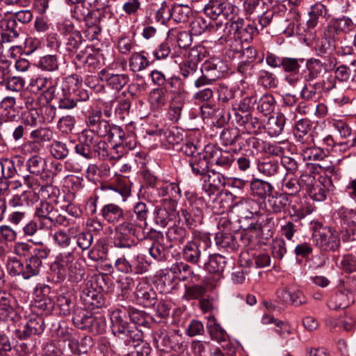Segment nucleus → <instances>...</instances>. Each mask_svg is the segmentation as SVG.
Listing matches in <instances>:
<instances>
[{
    "label": "nucleus",
    "instance_id": "54",
    "mask_svg": "<svg viewBox=\"0 0 356 356\" xmlns=\"http://www.w3.org/2000/svg\"><path fill=\"white\" fill-rule=\"evenodd\" d=\"M314 143L310 145H302L301 154L305 160L317 161H322L325 156L324 151L314 147Z\"/></svg>",
    "mask_w": 356,
    "mask_h": 356
},
{
    "label": "nucleus",
    "instance_id": "38",
    "mask_svg": "<svg viewBox=\"0 0 356 356\" xmlns=\"http://www.w3.org/2000/svg\"><path fill=\"white\" fill-rule=\"evenodd\" d=\"M99 78L106 81L108 85L116 90H121L129 82V76L124 74H108L105 70L99 73Z\"/></svg>",
    "mask_w": 356,
    "mask_h": 356
},
{
    "label": "nucleus",
    "instance_id": "63",
    "mask_svg": "<svg viewBox=\"0 0 356 356\" xmlns=\"http://www.w3.org/2000/svg\"><path fill=\"white\" fill-rule=\"evenodd\" d=\"M237 71L245 78H252L258 73V67L252 60H242L237 66Z\"/></svg>",
    "mask_w": 356,
    "mask_h": 356
},
{
    "label": "nucleus",
    "instance_id": "30",
    "mask_svg": "<svg viewBox=\"0 0 356 356\" xmlns=\"http://www.w3.org/2000/svg\"><path fill=\"white\" fill-rule=\"evenodd\" d=\"M30 89L33 92L44 91L46 93V99L47 102L52 100L55 95V87L49 79L44 76H38L35 79H32L30 84Z\"/></svg>",
    "mask_w": 356,
    "mask_h": 356
},
{
    "label": "nucleus",
    "instance_id": "56",
    "mask_svg": "<svg viewBox=\"0 0 356 356\" xmlns=\"http://www.w3.org/2000/svg\"><path fill=\"white\" fill-rule=\"evenodd\" d=\"M129 318L135 325L148 327L150 317L144 311L129 306Z\"/></svg>",
    "mask_w": 356,
    "mask_h": 356
},
{
    "label": "nucleus",
    "instance_id": "46",
    "mask_svg": "<svg viewBox=\"0 0 356 356\" xmlns=\"http://www.w3.org/2000/svg\"><path fill=\"white\" fill-rule=\"evenodd\" d=\"M322 66V61L319 59L310 58L307 60L303 76L305 81L312 82L319 77L323 74Z\"/></svg>",
    "mask_w": 356,
    "mask_h": 356
},
{
    "label": "nucleus",
    "instance_id": "15",
    "mask_svg": "<svg viewBox=\"0 0 356 356\" xmlns=\"http://www.w3.org/2000/svg\"><path fill=\"white\" fill-rule=\"evenodd\" d=\"M136 234L130 229H128L122 223L118 224L115 227V235L113 238V244L118 248L131 249L136 246V243L134 238Z\"/></svg>",
    "mask_w": 356,
    "mask_h": 356
},
{
    "label": "nucleus",
    "instance_id": "17",
    "mask_svg": "<svg viewBox=\"0 0 356 356\" xmlns=\"http://www.w3.org/2000/svg\"><path fill=\"white\" fill-rule=\"evenodd\" d=\"M301 16L298 10L296 8L290 9L285 15V19L281 24L284 33L289 37L295 33L298 35H302L300 27Z\"/></svg>",
    "mask_w": 356,
    "mask_h": 356
},
{
    "label": "nucleus",
    "instance_id": "48",
    "mask_svg": "<svg viewBox=\"0 0 356 356\" xmlns=\"http://www.w3.org/2000/svg\"><path fill=\"white\" fill-rule=\"evenodd\" d=\"M338 39L335 37H329L328 34H327V29L325 28L321 40L316 47L317 54L321 57H324L333 49L335 50V42Z\"/></svg>",
    "mask_w": 356,
    "mask_h": 356
},
{
    "label": "nucleus",
    "instance_id": "57",
    "mask_svg": "<svg viewBox=\"0 0 356 356\" xmlns=\"http://www.w3.org/2000/svg\"><path fill=\"white\" fill-rule=\"evenodd\" d=\"M124 226L130 229L136 234L138 232L145 229L147 226V222L139 220L134 214L125 213L124 218L122 222Z\"/></svg>",
    "mask_w": 356,
    "mask_h": 356
},
{
    "label": "nucleus",
    "instance_id": "26",
    "mask_svg": "<svg viewBox=\"0 0 356 356\" xmlns=\"http://www.w3.org/2000/svg\"><path fill=\"white\" fill-rule=\"evenodd\" d=\"M202 179L204 182L203 188L209 194L220 190L226 184L225 177L214 170H210Z\"/></svg>",
    "mask_w": 356,
    "mask_h": 356
},
{
    "label": "nucleus",
    "instance_id": "6",
    "mask_svg": "<svg viewBox=\"0 0 356 356\" xmlns=\"http://www.w3.org/2000/svg\"><path fill=\"white\" fill-rule=\"evenodd\" d=\"M26 167L30 175H22L24 183L29 188L36 190L39 187V184L35 176L42 175L45 172L47 161L39 155H33L26 161Z\"/></svg>",
    "mask_w": 356,
    "mask_h": 356
},
{
    "label": "nucleus",
    "instance_id": "23",
    "mask_svg": "<svg viewBox=\"0 0 356 356\" xmlns=\"http://www.w3.org/2000/svg\"><path fill=\"white\" fill-rule=\"evenodd\" d=\"M170 274L172 275V280L176 278L179 281L182 282H193V278L197 280V276L194 274L191 267L184 262L174 264L170 268V272L165 274V279L166 280L168 277L170 278Z\"/></svg>",
    "mask_w": 356,
    "mask_h": 356
},
{
    "label": "nucleus",
    "instance_id": "4",
    "mask_svg": "<svg viewBox=\"0 0 356 356\" xmlns=\"http://www.w3.org/2000/svg\"><path fill=\"white\" fill-rule=\"evenodd\" d=\"M59 31L65 38V51L69 56L75 54L85 42L81 32L70 22L61 24Z\"/></svg>",
    "mask_w": 356,
    "mask_h": 356
},
{
    "label": "nucleus",
    "instance_id": "20",
    "mask_svg": "<svg viewBox=\"0 0 356 356\" xmlns=\"http://www.w3.org/2000/svg\"><path fill=\"white\" fill-rule=\"evenodd\" d=\"M78 81L74 76L67 77L65 81L63 83L61 95L58 94V108L61 109H72L76 106L75 97L72 93L70 85L76 84Z\"/></svg>",
    "mask_w": 356,
    "mask_h": 356
},
{
    "label": "nucleus",
    "instance_id": "31",
    "mask_svg": "<svg viewBox=\"0 0 356 356\" xmlns=\"http://www.w3.org/2000/svg\"><path fill=\"white\" fill-rule=\"evenodd\" d=\"M227 3H222V1L217 0H209V2L204 7V14L212 19L213 22H218L217 20L223 18L226 19L227 13H225Z\"/></svg>",
    "mask_w": 356,
    "mask_h": 356
},
{
    "label": "nucleus",
    "instance_id": "39",
    "mask_svg": "<svg viewBox=\"0 0 356 356\" xmlns=\"http://www.w3.org/2000/svg\"><path fill=\"white\" fill-rule=\"evenodd\" d=\"M271 220L270 218L265 215H261L257 217L255 222H252L249 225L245 233L241 234V240L244 245H248L250 241V238L248 232H254L257 236H260L263 233V229L267 222Z\"/></svg>",
    "mask_w": 356,
    "mask_h": 356
},
{
    "label": "nucleus",
    "instance_id": "19",
    "mask_svg": "<svg viewBox=\"0 0 356 356\" xmlns=\"http://www.w3.org/2000/svg\"><path fill=\"white\" fill-rule=\"evenodd\" d=\"M138 303L144 307L150 308L157 302V294L150 285L145 282L139 283L135 291Z\"/></svg>",
    "mask_w": 356,
    "mask_h": 356
},
{
    "label": "nucleus",
    "instance_id": "59",
    "mask_svg": "<svg viewBox=\"0 0 356 356\" xmlns=\"http://www.w3.org/2000/svg\"><path fill=\"white\" fill-rule=\"evenodd\" d=\"M257 102V110L264 115L272 113L275 109L276 104L275 99L271 94L264 95Z\"/></svg>",
    "mask_w": 356,
    "mask_h": 356
},
{
    "label": "nucleus",
    "instance_id": "8",
    "mask_svg": "<svg viewBox=\"0 0 356 356\" xmlns=\"http://www.w3.org/2000/svg\"><path fill=\"white\" fill-rule=\"evenodd\" d=\"M85 122L88 127L85 130L90 131L93 136H97L98 138L107 137L112 124L108 120L102 118V111L100 109L90 111L86 117Z\"/></svg>",
    "mask_w": 356,
    "mask_h": 356
},
{
    "label": "nucleus",
    "instance_id": "60",
    "mask_svg": "<svg viewBox=\"0 0 356 356\" xmlns=\"http://www.w3.org/2000/svg\"><path fill=\"white\" fill-rule=\"evenodd\" d=\"M149 102L154 108H161L165 105L166 92L162 88L153 89L149 93Z\"/></svg>",
    "mask_w": 356,
    "mask_h": 356
},
{
    "label": "nucleus",
    "instance_id": "58",
    "mask_svg": "<svg viewBox=\"0 0 356 356\" xmlns=\"http://www.w3.org/2000/svg\"><path fill=\"white\" fill-rule=\"evenodd\" d=\"M188 233L187 230L181 226L174 225L170 227L166 232V236L170 242L182 243L187 238Z\"/></svg>",
    "mask_w": 356,
    "mask_h": 356
},
{
    "label": "nucleus",
    "instance_id": "42",
    "mask_svg": "<svg viewBox=\"0 0 356 356\" xmlns=\"http://www.w3.org/2000/svg\"><path fill=\"white\" fill-rule=\"evenodd\" d=\"M227 260L220 254H210L207 261L204 263V268L210 273L220 274L225 270Z\"/></svg>",
    "mask_w": 356,
    "mask_h": 356
},
{
    "label": "nucleus",
    "instance_id": "45",
    "mask_svg": "<svg viewBox=\"0 0 356 356\" xmlns=\"http://www.w3.org/2000/svg\"><path fill=\"white\" fill-rule=\"evenodd\" d=\"M75 298L70 293L60 294L57 297V305L59 313L63 316H68L76 308L75 307Z\"/></svg>",
    "mask_w": 356,
    "mask_h": 356
},
{
    "label": "nucleus",
    "instance_id": "61",
    "mask_svg": "<svg viewBox=\"0 0 356 356\" xmlns=\"http://www.w3.org/2000/svg\"><path fill=\"white\" fill-rule=\"evenodd\" d=\"M258 82L265 88H275L277 86L275 75L266 70L258 72Z\"/></svg>",
    "mask_w": 356,
    "mask_h": 356
},
{
    "label": "nucleus",
    "instance_id": "43",
    "mask_svg": "<svg viewBox=\"0 0 356 356\" xmlns=\"http://www.w3.org/2000/svg\"><path fill=\"white\" fill-rule=\"evenodd\" d=\"M215 241L216 245L227 250H236L239 244L235 236L230 232H218L216 234Z\"/></svg>",
    "mask_w": 356,
    "mask_h": 356
},
{
    "label": "nucleus",
    "instance_id": "49",
    "mask_svg": "<svg viewBox=\"0 0 356 356\" xmlns=\"http://www.w3.org/2000/svg\"><path fill=\"white\" fill-rule=\"evenodd\" d=\"M92 316L88 311L76 307L74 310L72 321L75 327L80 330H86L92 319Z\"/></svg>",
    "mask_w": 356,
    "mask_h": 356
},
{
    "label": "nucleus",
    "instance_id": "3",
    "mask_svg": "<svg viewBox=\"0 0 356 356\" xmlns=\"http://www.w3.org/2000/svg\"><path fill=\"white\" fill-rule=\"evenodd\" d=\"M218 149L213 146H207L204 151L197 152L195 156L190 158L188 163L192 172L201 179L210 170L209 167L213 159L218 155Z\"/></svg>",
    "mask_w": 356,
    "mask_h": 356
},
{
    "label": "nucleus",
    "instance_id": "27",
    "mask_svg": "<svg viewBox=\"0 0 356 356\" xmlns=\"http://www.w3.org/2000/svg\"><path fill=\"white\" fill-rule=\"evenodd\" d=\"M290 204L291 200L286 193H279L274 190L267 198L269 210L275 213L285 211Z\"/></svg>",
    "mask_w": 356,
    "mask_h": 356
},
{
    "label": "nucleus",
    "instance_id": "18",
    "mask_svg": "<svg viewBox=\"0 0 356 356\" xmlns=\"http://www.w3.org/2000/svg\"><path fill=\"white\" fill-rule=\"evenodd\" d=\"M303 59L295 58L284 57L282 68L286 73L284 80L290 86H295L300 81L299 71L300 68V62Z\"/></svg>",
    "mask_w": 356,
    "mask_h": 356
},
{
    "label": "nucleus",
    "instance_id": "53",
    "mask_svg": "<svg viewBox=\"0 0 356 356\" xmlns=\"http://www.w3.org/2000/svg\"><path fill=\"white\" fill-rule=\"evenodd\" d=\"M53 238L55 243L60 248L70 250V252L74 251V237L64 230H59L56 232L54 234Z\"/></svg>",
    "mask_w": 356,
    "mask_h": 356
},
{
    "label": "nucleus",
    "instance_id": "44",
    "mask_svg": "<svg viewBox=\"0 0 356 356\" xmlns=\"http://www.w3.org/2000/svg\"><path fill=\"white\" fill-rule=\"evenodd\" d=\"M147 55V53L145 51L132 53L129 59V65L133 72H140L149 66L151 62Z\"/></svg>",
    "mask_w": 356,
    "mask_h": 356
},
{
    "label": "nucleus",
    "instance_id": "14",
    "mask_svg": "<svg viewBox=\"0 0 356 356\" xmlns=\"http://www.w3.org/2000/svg\"><path fill=\"white\" fill-rule=\"evenodd\" d=\"M80 296L85 307L90 309L101 308L105 304L103 294L99 289L94 287L92 283L86 284Z\"/></svg>",
    "mask_w": 356,
    "mask_h": 356
},
{
    "label": "nucleus",
    "instance_id": "52",
    "mask_svg": "<svg viewBox=\"0 0 356 356\" xmlns=\"http://www.w3.org/2000/svg\"><path fill=\"white\" fill-rule=\"evenodd\" d=\"M321 87L320 82H306L300 91V98L305 102L315 101L318 97V90Z\"/></svg>",
    "mask_w": 356,
    "mask_h": 356
},
{
    "label": "nucleus",
    "instance_id": "28",
    "mask_svg": "<svg viewBox=\"0 0 356 356\" xmlns=\"http://www.w3.org/2000/svg\"><path fill=\"white\" fill-rule=\"evenodd\" d=\"M179 222H183L189 229H193L201 225L203 221V213L199 209L188 211L181 209L177 212Z\"/></svg>",
    "mask_w": 356,
    "mask_h": 356
},
{
    "label": "nucleus",
    "instance_id": "7",
    "mask_svg": "<svg viewBox=\"0 0 356 356\" xmlns=\"http://www.w3.org/2000/svg\"><path fill=\"white\" fill-rule=\"evenodd\" d=\"M19 304L15 297L9 291L0 290V318L15 323L21 318L18 314Z\"/></svg>",
    "mask_w": 356,
    "mask_h": 356
},
{
    "label": "nucleus",
    "instance_id": "51",
    "mask_svg": "<svg viewBox=\"0 0 356 356\" xmlns=\"http://www.w3.org/2000/svg\"><path fill=\"white\" fill-rule=\"evenodd\" d=\"M21 31L17 29L16 19L8 20L6 30L1 33L2 42H13L20 38Z\"/></svg>",
    "mask_w": 356,
    "mask_h": 356
},
{
    "label": "nucleus",
    "instance_id": "2",
    "mask_svg": "<svg viewBox=\"0 0 356 356\" xmlns=\"http://www.w3.org/2000/svg\"><path fill=\"white\" fill-rule=\"evenodd\" d=\"M209 236L205 233H195L183 249L184 259L193 264H198L202 252L211 246Z\"/></svg>",
    "mask_w": 356,
    "mask_h": 356
},
{
    "label": "nucleus",
    "instance_id": "41",
    "mask_svg": "<svg viewBox=\"0 0 356 356\" xmlns=\"http://www.w3.org/2000/svg\"><path fill=\"white\" fill-rule=\"evenodd\" d=\"M240 215L246 219H252L259 214V204L252 199L241 200L237 204Z\"/></svg>",
    "mask_w": 356,
    "mask_h": 356
},
{
    "label": "nucleus",
    "instance_id": "12",
    "mask_svg": "<svg viewBox=\"0 0 356 356\" xmlns=\"http://www.w3.org/2000/svg\"><path fill=\"white\" fill-rule=\"evenodd\" d=\"M232 27L234 30V35L241 42H250L253 40L254 36L259 33V29L257 26L254 22H245L243 19H238L232 24Z\"/></svg>",
    "mask_w": 356,
    "mask_h": 356
},
{
    "label": "nucleus",
    "instance_id": "40",
    "mask_svg": "<svg viewBox=\"0 0 356 356\" xmlns=\"http://www.w3.org/2000/svg\"><path fill=\"white\" fill-rule=\"evenodd\" d=\"M354 302L355 300L352 299L351 296L350 297L345 291L340 289L339 291L330 298L327 305L330 309L337 310L344 309Z\"/></svg>",
    "mask_w": 356,
    "mask_h": 356
},
{
    "label": "nucleus",
    "instance_id": "25",
    "mask_svg": "<svg viewBox=\"0 0 356 356\" xmlns=\"http://www.w3.org/2000/svg\"><path fill=\"white\" fill-rule=\"evenodd\" d=\"M100 213L105 221L112 225L121 223L125 215L124 209L114 203H108L104 205Z\"/></svg>",
    "mask_w": 356,
    "mask_h": 356
},
{
    "label": "nucleus",
    "instance_id": "22",
    "mask_svg": "<svg viewBox=\"0 0 356 356\" xmlns=\"http://www.w3.org/2000/svg\"><path fill=\"white\" fill-rule=\"evenodd\" d=\"M91 3L85 1L83 3H80L74 5V7L71 9L72 17L77 21H83L85 23H91L90 19H97L100 17L102 13L98 10H90Z\"/></svg>",
    "mask_w": 356,
    "mask_h": 356
},
{
    "label": "nucleus",
    "instance_id": "64",
    "mask_svg": "<svg viewBox=\"0 0 356 356\" xmlns=\"http://www.w3.org/2000/svg\"><path fill=\"white\" fill-rule=\"evenodd\" d=\"M241 137L240 131L237 128L224 129L220 136L223 145H232Z\"/></svg>",
    "mask_w": 356,
    "mask_h": 356
},
{
    "label": "nucleus",
    "instance_id": "36",
    "mask_svg": "<svg viewBox=\"0 0 356 356\" xmlns=\"http://www.w3.org/2000/svg\"><path fill=\"white\" fill-rule=\"evenodd\" d=\"M286 123V118L282 113L271 115L264 125L266 131L270 136H277L282 134Z\"/></svg>",
    "mask_w": 356,
    "mask_h": 356
},
{
    "label": "nucleus",
    "instance_id": "5",
    "mask_svg": "<svg viewBox=\"0 0 356 356\" xmlns=\"http://www.w3.org/2000/svg\"><path fill=\"white\" fill-rule=\"evenodd\" d=\"M49 254L50 250L46 246L34 248L31 255L26 259L24 264L23 278L28 280L38 275L42 265V260L47 259Z\"/></svg>",
    "mask_w": 356,
    "mask_h": 356
},
{
    "label": "nucleus",
    "instance_id": "34",
    "mask_svg": "<svg viewBox=\"0 0 356 356\" xmlns=\"http://www.w3.org/2000/svg\"><path fill=\"white\" fill-rule=\"evenodd\" d=\"M277 298L285 303L301 305L305 303V298L301 291L295 289L284 288L277 292Z\"/></svg>",
    "mask_w": 356,
    "mask_h": 356
},
{
    "label": "nucleus",
    "instance_id": "33",
    "mask_svg": "<svg viewBox=\"0 0 356 356\" xmlns=\"http://www.w3.org/2000/svg\"><path fill=\"white\" fill-rule=\"evenodd\" d=\"M222 25V21L208 22L202 17H196L191 22V31L195 35H200L206 31H216Z\"/></svg>",
    "mask_w": 356,
    "mask_h": 356
},
{
    "label": "nucleus",
    "instance_id": "62",
    "mask_svg": "<svg viewBox=\"0 0 356 356\" xmlns=\"http://www.w3.org/2000/svg\"><path fill=\"white\" fill-rule=\"evenodd\" d=\"M70 149L67 145L61 141H54L50 145V153L51 156L59 160L65 159L69 154Z\"/></svg>",
    "mask_w": 356,
    "mask_h": 356
},
{
    "label": "nucleus",
    "instance_id": "21",
    "mask_svg": "<svg viewBox=\"0 0 356 356\" xmlns=\"http://www.w3.org/2000/svg\"><path fill=\"white\" fill-rule=\"evenodd\" d=\"M227 67L225 63L219 59L213 58L204 61L202 64L200 71L202 74H207V76L214 81L223 76L227 72Z\"/></svg>",
    "mask_w": 356,
    "mask_h": 356
},
{
    "label": "nucleus",
    "instance_id": "13",
    "mask_svg": "<svg viewBox=\"0 0 356 356\" xmlns=\"http://www.w3.org/2000/svg\"><path fill=\"white\" fill-rule=\"evenodd\" d=\"M355 28L356 24L353 22L351 18L345 15L332 18L325 27L328 36L335 37L337 39L339 35L348 33Z\"/></svg>",
    "mask_w": 356,
    "mask_h": 356
},
{
    "label": "nucleus",
    "instance_id": "35",
    "mask_svg": "<svg viewBox=\"0 0 356 356\" xmlns=\"http://www.w3.org/2000/svg\"><path fill=\"white\" fill-rule=\"evenodd\" d=\"M110 318L111 321V327L113 330H120L123 326L129 324V307H117L110 312Z\"/></svg>",
    "mask_w": 356,
    "mask_h": 356
},
{
    "label": "nucleus",
    "instance_id": "50",
    "mask_svg": "<svg viewBox=\"0 0 356 356\" xmlns=\"http://www.w3.org/2000/svg\"><path fill=\"white\" fill-rule=\"evenodd\" d=\"M279 168V162L275 159H264L257 163L259 172L267 177L275 176L278 172Z\"/></svg>",
    "mask_w": 356,
    "mask_h": 356
},
{
    "label": "nucleus",
    "instance_id": "11",
    "mask_svg": "<svg viewBox=\"0 0 356 356\" xmlns=\"http://www.w3.org/2000/svg\"><path fill=\"white\" fill-rule=\"evenodd\" d=\"M45 329L43 317L33 316L29 318L24 325L15 330V335L20 340H25L33 335H40Z\"/></svg>",
    "mask_w": 356,
    "mask_h": 356
},
{
    "label": "nucleus",
    "instance_id": "16",
    "mask_svg": "<svg viewBox=\"0 0 356 356\" xmlns=\"http://www.w3.org/2000/svg\"><path fill=\"white\" fill-rule=\"evenodd\" d=\"M312 128V123L307 118L297 121L293 131L296 141L302 145H312L314 143V136Z\"/></svg>",
    "mask_w": 356,
    "mask_h": 356
},
{
    "label": "nucleus",
    "instance_id": "37",
    "mask_svg": "<svg viewBox=\"0 0 356 356\" xmlns=\"http://www.w3.org/2000/svg\"><path fill=\"white\" fill-rule=\"evenodd\" d=\"M34 194L32 191H25L21 193H17L12 196L8 201V205L14 210L26 209L34 202Z\"/></svg>",
    "mask_w": 356,
    "mask_h": 356
},
{
    "label": "nucleus",
    "instance_id": "32",
    "mask_svg": "<svg viewBox=\"0 0 356 356\" xmlns=\"http://www.w3.org/2000/svg\"><path fill=\"white\" fill-rule=\"evenodd\" d=\"M173 245L169 246L165 244V238L163 234L157 233L155 239L152 241L149 248V254L158 261H163L166 257L168 248H172Z\"/></svg>",
    "mask_w": 356,
    "mask_h": 356
},
{
    "label": "nucleus",
    "instance_id": "29",
    "mask_svg": "<svg viewBox=\"0 0 356 356\" xmlns=\"http://www.w3.org/2000/svg\"><path fill=\"white\" fill-rule=\"evenodd\" d=\"M250 194L259 200H265L273 192L274 187L268 181L253 178L250 183Z\"/></svg>",
    "mask_w": 356,
    "mask_h": 356
},
{
    "label": "nucleus",
    "instance_id": "9",
    "mask_svg": "<svg viewBox=\"0 0 356 356\" xmlns=\"http://www.w3.org/2000/svg\"><path fill=\"white\" fill-rule=\"evenodd\" d=\"M59 190L51 185L41 186L40 189V195L45 199L42 200L36 207L35 212H40L45 214H54L58 212L56 204L58 201L54 199Z\"/></svg>",
    "mask_w": 356,
    "mask_h": 356
},
{
    "label": "nucleus",
    "instance_id": "55",
    "mask_svg": "<svg viewBox=\"0 0 356 356\" xmlns=\"http://www.w3.org/2000/svg\"><path fill=\"white\" fill-rule=\"evenodd\" d=\"M327 15V8L322 3H316L311 8L309 13V19L307 22L309 29H314L318 22L320 17H323Z\"/></svg>",
    "mask_w": 356,
    "mask_h": 356
},
{
    "label": "nucleus",
    "instance_id": "10",
    "mask_svg": "<svg viewBox=\"0 0 356 356\" xmlns=\"http://www.w3.org/2000/svg\"><path fill=\"white\" fill-rule=\"evenodd\" d=\"M74 260V256L72 252L60 253L56 257L50 266L55 282L60 283L66 279L70 265Z\"/></svg>",
    "mask_w": 356,
    "mask_h": 356
},
{
    "label": "nucleus",
    "instance_id": "47",
    "mask_svg": "<svg viewBox=\"0 0 356 356\" xmlns=\"http://www.w3.org/2000/svg\"><path fill=\"white\" fill-rule=\"evenodd\" d=\"M171 11L172 20L177 24L187 22L193 14L192 9L183 4L174 5Z\"/></svg>",
    "mask_w": 356,
    "mask_h": 356
},
{
    "label": "nucleus",
    "instance_id": "1",
    "mask_svg": "<svg viewBox=\"0 0 356 356\" xmlns=\"http://www.w3.org/2000/svg\"><path fill=\"white\" fill-rule=\"evenodd\" d=\"M311 229L312 241L321 251L335 252L340 248V237L332 227L324 226L319 221H312Z\"/></svg>",
    "mask_w": 356,
    "mask_h": 356
},
{
    "label": "nucleus",
    "instance_id": "24",
    "mask_svg": "<svg viewBox=\"0 0 356 356\" xmlns=\"http://www.w3.org/2000/svg\"><path fill=\"white\" fill-rule=\"evenodd\" d=\"M24 160L21 156H15L12 159L3 158L0 160L1 176L10 179L15 175H21V168L23 166Z\"/></svg>",
    "mask_w": 356,
    "mask_h": 356
}]
</instances>
